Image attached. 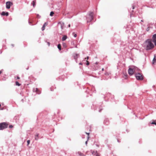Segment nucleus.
<instances>
[{"instance_id": "nucleus-33", "label": "nucleus", "mask_w": 156, "mask_h": 156, "mask_svg": "<svg viewBox=\"0 0 156 156\" xmlns=\"http://www.w3.org/2000/svg\"><path fill=\"white\" fill-rule=\"evenodd\" d=\"M89 57L87 56V59L88 60L89 59Z\"/></svg>"}, {"instance_id": "nucleus-41", "label": "nucleus", "mask_w": 156, "mask_h": 156, "mask_svg": "<svg viewBox=\"0 0 156 156\" xmlns=\"http://www.w3.org/2000/svg\"><path fill=\"white\" fill-rule=\"evenodd\" d=\"M1 106V105L0 104V107Z\"/></svg>"}, {"instance_id": "nucleus-26", "label": "nucleus", "mask_w": 156, "mask_h": 156, "mask_svg": "<svg viewBox=\"0 0 156 156\" xmlns=\"http://www.w3.org/2000/svg\"><path fill=\"white\" fill-rule=\"evenodd\" d=\"M30 141L29 140H28L27 141V145H28L30 144Z\"/></svg>"}, {"instance_id": "nucleus-14", "label": "nucleus", "mask_w": 156, "mask_h": 156, "mask_svg": "<svg viewBox=\"0 0 156 156\" xmlns=\"http://www.w3.org/2000/svg\"><path fill=\"white\" fill-rule=\"evenodd\" d=\"M79 56V55L78 54H76L74 55V58L75 59H77Z\"/></svg>"}, {"instance_id": "nucleus-4", "label": "nucleus", "mask_w": 156, "mask_h": 156, "mask_svg": "<svg viewBox=\"0 0 156 156\" xmlns=\"http://www.w3.org/2000/svg\"><path fill=\"white\" fill-rule=\"evenodd\" d=\"M93 19V13L92 12H90L87 17V22H90Z\"/></svg>"}, {"instance_id": "nucleus-25", "label": "nucleus", "mask_w": 156, "mask_h": 156, "mask_svg": "<svg viewBox=\"0 0 156 156\" xmlns=\"http://www.w3.org/2000/svg\"><path fill=\"white\" fill-rule=\"evenodd\" d=\"M86 62H87V64H86V65H89V64H90V63L88 61H86Z\"/></svg>"}, {"instance_id": "nucleus-5", "label": "nucleus", "mask_w": 156, "mask_h": 156, "mask_svg": "<svg viewBox=\"0 0 156 156\" xmlns=\"http://www.w3.org/2000/svg\"><path fill=\"white\" fill-rule=\"evenodd\" d=\"M8 124L6 122H2L0 123V130H2L7 127Z\"/></svg>"}, {"instance_id": "nucleus-21", "label": "nucleus", "mask_w": 156, "mask_h": 156, "mask_svg": "<svg viewBox=\"0 0 156 156\" xmlns=\"http://www.w3.org/2000/svg\"><path fill=\"white\" fill-rule=\"evenodd\" d=\"M54 13V12L53 11L51 12L50 13V15L51 16H53Z\"/></svg>"}, {"instance_id": "nucleus-10", "label": "nucleus", "mask_w": 156, "mask_h": 156, "mask_svg": "<svg viewBox=\"0 0 156 156\" xmlns=\"http://www.w3.org/2000/svg\"><path fill=\"white\" fill-rule=\"evenodd\" d=\"M123 77L125 79H127L128 78V75L127 73H124Z\"/></svg>"}, {"instance_id": "nucleus-16", "label": "nucleus", "mask_w": 156, "mask_h": 156, "mask_svg": "<svg viewBox=\"0 0 156 156\" xmlns=\"http://www.w3.org/2000/svg\"><path fill=\"white\" fill-rule=\"evenodd\" d=\"M32 5H33V6L34 7L35 6V5H36V2H35V1H33Z\"/></svg>"}, {"instance_id": "nucleus-24", "label": "nucleus", "mask_w": 156, "mask_h": 156, "mask_svg": "<svg viewBox=\"0 0 156 156\" xmlns=\"http://www.w3.org/2000/svg\"><path fill=\"white\" fill-rule=\"evenodd\" d=\"M73 36L75 37H76L77 35L76 34H75L74 33H73Z\"/></svg>"}, {"instance_id": "nucleus-30", "label": "nucleus", "mask_w": 156, "mask_h": 156, "mask_svg": "<svg viewBox=\"0 0 156 156\" xmlns=\"http://www.w3.org/2000/svg\"><path fill=\"white\" fill-rule=\"evenodd\" d=\"M17 79H20V77L18 76H17Z\"/></svg>"}, {"instance_id": "nucleus-13", "label": "nucleus", "mask_w": 156, "mask_h": 156, "mask_svg": "<svg viewBox=\"0 0 156 156\" xmlns=\"http://www.w3.org/2000/svg\"><path fill=\"white\" fill-rule=\"evenodd\" d=\"M67 36L66 35H64L62 37V41H65L67 38Z\"/></svg>"}, {"instance_id": "nucleus-9", "label": "nucleus", "mask_w": 156, "mask_h": 156, "mask_svg": "<svg viewBox=\"0 0 156 156\" xmlns=\"http://www.w3.org/2000/svg\"><path fill=\"white\" fill-rule=\"evenodd\" d=\"M1 15L2 16H8L9 15V13L8 12H2L1 14Z\"/></svg>"}, {"instance_id": "nucleus-19", "label": "nucleus", "mask_w": 156, "mask_h": 156, "mask_svg": "<svg viewBox=\"0 0 156 156\" xmlns=\"http://www.w3.org/2000/svg\"><path fill=\"white\" fill-rule=\"evenodd\" d=\"M36 91L37 92V93L38 94H39L40 93V92L38 90V89L37 88H36Z\"/></svg>"}, {"instance_id": "nucleus-22", "label": "nucleus", "mask_w": 156, "mask_h": 156, "mask_svg": "<svg viewBox=\"0 0 156 156\" xmlns=\"http://www.w3.org/2000/svg\"><path fill=\"white\" fill-rule=\"evenodd\" d=\"M78 153L79 154V155H80V156H85V155L83 154L82 153H80V152H78Z\"/></svg>"}, {"instance_id": "nucleus-1", "label": "nucleus", "mask_w": 156, "mask_h": 156, "mask_svg": "<svg viewBox=\"0 0 156 156\" xmlns=\"http://www.w3.org/2000/svg\"><path fill=\"white\" fill-rule=\"evenodd\" d=\"M144 46L147 50L152 49L154 47V44L152 43V40L151 39L146 40L144 44Z\"/></svg>"}, {"instance_id": "nucleus-38", "label": "nucleus", "mask_w": 156, "mask_h": 156, "mask_svg": "<svg viewBox=\"0 0 156 156\" xmlns=\"http://www.w3.org/2000/svg\"><path fill=\"white\" fill-rule=\"evenodd\" d=\"M48 45H50V43H49V42H48Z\"/></svg>"}, {"instance_id": "nucleus-39", "label": "nucleus", "mask_w": 156, "mask_h": 156, "mask_svg": "<svg viewBox=\"0 0 156 156\" xmlns=\"http://www.w3.org/2000/svg\"><path fill=\"white\" fill-rule=\"evenodd\" d=\"M95 64H96V65H97V64H98V63H97V62H96V63H95Z\"/></svg>"}, {"instance_id": "nucleus-15", "label": "nucleus", "mask_w": 156, "mask_h": 156, "mask_svg": "<svg viewBox=\"0 0 156 156\" xmlns=\"http://www.w3.org/2000/svg\"><path fill=\"white\" fill-rule=\"evenodd\" d=\"M38 136L39 134L38 133L36 134L35 136V139L36 140H37L38 139Z\"/></svg>"}, {"instance_id": "nucleus-40", "label": "nucleus", "mask_w": 156, "mask_h": 156, "mask_svg": "<svg viewBox=\"0 0 156 156\" xmlns=\"http://www.w3.org/2000/svg\"><path fill=\"white\" fill-rule=\"evenodd\" d=\"M87 133V134L88 135H89V133Z\"/></svg>"}, {"instance_id": "nucleus-8", "label": "nucleus", "mask_w": 156, "mask_h": 156, "mask_svg": "<svg viewBox=\"0 0 156 156\" xmlns=\"http://www.w3.org/2000/svg\"><path fill=\"white\" fill-rule=\"evenodd\" d=\"M156 57L155 55H154V58L152 61V63L153 65H155L156 63Z\"/></svg>"}, {"instance_id": "nucleus-11", "label": "nucleus", "mask_w": 156, "mask_h": 156, "mask_svg": "<svg viewBox=\"0 0 156 156\" xmlns=\"http://www.w3.org/2000/svg\"><path fill=\"white\" fill-rule=\"evenodd\" d=\"M58 24L60 25L61 28L62 29L64 28V23H63L60 22Z\"/></svg>"}, {"instance_id": "nucleus-31", "label": "nucleus", "mask_w": 156, "mask_h": 156, "mask_svg": "<svg viewBox=\"0 0 156 156\" xmlns=\"http://www.w3.org/2000/svg\"><path fill=\"white\" fill-rule=\"evenodd\" d=\"M2 73V70L0 71V74H1Z\"/></svg>"}, {"instance_id": "nucleus-18", "label": "nucleus", "mask_w": 156, "mask_h": 156, "mask_svg": "<svg viewBox=\"0 0 156 156\" xmlns=\"http://www.w3.org/2000/svg\"><path fill=\"white\" fill-rule=\"evenodd\" d=\"M16 86H20L21 84L19 83V82L17 81H16Z\"/></svg>"}, {"instance_id": "nucleus-27", "label": "nucleus", "mask_w": 156, "mask_h": 156, "mask_svg": "<svg viewBox=\"0 0 156 156\" xmlns=\"http://www.w3.org/2000/svg\"><path fill=\"white\" fill-rule=\"evenodd\" d=\"M9 128H12L13 127V126L12 125H10V126H9Z\"/></svg>"}, {"instance_id": "nucleus-2", "label": "nucleus", "mask_w": 156, "mask_h": 156, "mask_svg": "<svg viewBox=\"0 0 156 156\" xmlns=\"http://www.w3.org/2000/svg\"><path fill=\"white\" fill-rule=\"evenodd\" d=\"M140 70V69L136 66H130L128 70V73L129 75L132 76L134 73L135 74L136 73L138 72Z\"/></svg>"}, {"instance_id": "nucleus-42", "label": "nucleus", "mask_w": 156, "mask_h": 156, "mask_svg": "<svg viewBox=\"0 0 156 156\" xmlns=\"http://www.w3.org/2000/svg\"><path fill=\"white\" fill-rule=\"evenodd\" d=\"M86 144L87 143V141L86 142Z\"/></svg>"}, {"instance_id": "nucleus-32", "label": "nucleus", "mask_w": 156, "mask_h": 156, "mask_svg": "<svg viewBox=\"0 0 156 156\" xmlns=\"http://www.w3.org/2000/svg\"><path fill=\"white\" fill-rule=\"evenodd\" d=\"M79 64V65H82V63L81 62Z\"/></svg>"}, {"instance_id": "nucleus-37", "label": "nucleus", "mask_w": 156, "mask_h": 156, "mask_svg": "<svg viewBox=\"0 0 156 156\" xmlns=\"http://www.w3.org/2000/svg\"><path fill=\"white\" fill-rule=\"evenodd\" d=\"M96 156H100V155L99 154H97Z\"/></svg>"}, {"instance_id": "nucleus-28", "label": "nucleus", "mask_w": 156, "mask_h": 156, "mask_svg": "<svg viewBox=\"0 0 156 156\" xmlns=\"http://www.w3.org/2000/svg\"><path fill=\"white\" fill-rule=\"evenodd\" d=\"M63 46L64 47H66V44H65V43H64L63 44Z\"/></svg>"}, {"instance_id": "nucleus-36", "label": "nucleus", "mask_w": 156, "mask_h": 156, "mask_svg": "<svg viewBox=\"0 0 156 156\" xmlns=\"http://www.w3.org/2000/svg\"><path fill=\"white\" fill-rule=\"evenodd\" d=\"M70 24H69V27H70Z\"/></svg>"}, {"instance_id": "nucleus-34", "label": "nucleus", "mask_w": 156, "mask_h": 156, "mask_svg": "<svg viewBox=\"0 0 156 156\" xmlns=\"http://www.w3.org/2000/svg\"><path fill=\"white\" fill-rule=\"evenodd\" d=\"M134 8H135V7H134V6H133V9H134Z\"/></svg>"}, {"instance_id": "nucleus-29", "label": "nucleus", "mask_w": 156, "mask_h": 156, "mask_svg": "<svg viewBox=\"0 0 156 156\" xmlns=\"http://www.w3.org/2000/svg\"><path fill=\"white\" fill-rule=\"evenodd\" d=\"M149 30V27H148L147 29V31H148Z\"/></svg>"}, {"instance_id": "nucleus-7", "label": "nucleus", "mask_w": 156, "mask_h": 156, "mask_svg": "<svg viewBox=\"0 0 156 156\" xmlns=\"http://www.w3.org/2000/svg\"><path fill=\"white\" fill-rule=\"evenodd\" d=\"M152 39L153 42L154 43L155 45H156V34L153 35Z\"/></svg>"}, {"instance_id": "nucleus-3", "label": "nucleus", "mask_w": 156, "mask_h": 156, "mask_svg": "<svg viewBox=\"0 0 156 156\" xmlns=\"http://www.w3.org/2000/svg\"><path fill=\"white\" fill-rule=\"evenodd\" d=\"M135 75L137 80H142L144 79V76L142 74L136 73L135 74Z\"/></svg>"}, {"instance_id": "nucleus-6", "label": "nucleus", "mask_w": 156, "mask_h": 156, "mask_svg": "<svg viewBox=\"0 0 156 156\" xmlns=\"http://www.w3.org/2000/svg\"><path fill=\"white\" fill-rule=\"evenodd\" d=\"M6 8L7 9H9L10 8V6L12 5V3L10 2H6Z\"/></svg>"}, {"instance_id": "nucleus-23", "label": "nucleus", "mask_w": 156, "mask_h": 156, "mask_svg": "<svg viewBox=\"0 0 156 156\" xmlns=\"http://www.w3.org/2000/svg\"><path fill=\"white\" fill-rule=\"evenodd\" d=\"M151 124H155L156 125V122L155 121H154L151 123Z\"/></svg>"}, {"instance_id": "nucleus-20", "label": "nucleus", "mask_w": 156, "mask_h": 156, "mask_svg": "<svg viewBox=\"0 0 156 156\" xmlns=\"http://www.w3.org/2000/svg\"><path fill=\"white\" fill-rule=\"evenodd\" d=\"M110 74V73H109V72H106L105 73V75H106V76H108Z\"/></svg>"}, {"instance_id": "nucleus-12", "label": "nucleus", "mask_w": 156, "mask_h": 156, "mask_svg": "<svg viewBox=\"0 0 156 156\" xmlns=\"http://www.w3.org/2000/svg\"><path fill=\"white\" fill-rule=\"evenodd\" d=\"M47 24L48 23H45L44 24L42 28V30H44L45 29V27L46 26H47Z\"/></svg>"}, {"instance_id": "nucleus-17", "label": "nucleus", "mask_w": 156, "mask_h": 156, "mask_svg": "<svg viewBox=\"0 0 156 156\" xmlns=\"http://www.w3.org/2000/svg\"><path fill=\"white\" fill-rule=\"evenodd\" d=\"M58 49L59 50H61V45L60 44H58Z\"/></svg>"}, {"instance_id": "nucleus-35", "label": "nucleus", "mask_w": 156, "mask_h": 156, "mask_svg": "<svg viewBox=\"0 0 156 156\" xmlns=\"http://www.w3.org/2000/svg\"><path fill=\"white\" fill-rule=\"evenodd\" d=\"M102 71H103L104 70V68H103L102 69Z\"/></svg>"}]
</instances>
